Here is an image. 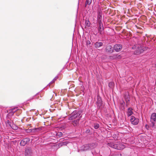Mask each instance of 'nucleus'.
Segmentation results:
<instances>
[{
  "mask_svg": "<svg viewBox=\"0 0 156 156\" xmlns=\"http://www.w3.org/2000/svg\"><path fill=\"white\" fill-rule=\"evenodd\" d=\"M30 140L29 138H24L21 141L20 144L21 146H24L30 141Z\"/></svg>",
  "mask_w": 156,
  "mask_h": 156,
  "instance_id": "7",
  "label": "nucleus"
},
{
  "mask_svg": "<svg viewBox=\"0 0 156 156\" xmlns=\"http://www.w3.org/2000/svg\"><path fill=\"white\" fill-rule=\"evenodd\" d=\"M94 127L95 129H97L99 127V126L98 124H97L94 125Z\"/></svg>",
  "mask_w": 156,
  "mask_h": 156,
  "instance_id": "25",
  "label": "nucleus"
},
{
  "mask_svg": "<svg viewBox=\"0 0 156 156\" xmlns=\"http://www.w3.org/2000/svg\"><path fill=\"white\" fill-rule=\"evenodd\" d=\"M155 67L156 68V64H155Z\"/></svg>",
  "mask_w": 156,
  "mask_h": 156,
  "instance_id": "29",
  "label": "nucleus"
},
{
  "mask_svg": "<svg viewBox=\"0 0 156 156\" xmlns=\"http://www.w3.org/2000/svg\"><path fill=\"white\" fill-rule=\"evenodd\" d=\"M132 48L136 49L134 52V54L137 55H139L143 53L144 51L147 50L146 47H142L140 45H134Z\"/></svg>",
  "mask_w": 156,
  "mask_h": 156,
  "instance_id": "1",
  "label": "nucleus"
},
{
  "mask_svg": "<svg viewBox=\"0 0 156 156\" xmlns=\"http://www.w3.org/2000/svg\"><path fill=\"white\" fill-rule=\"evenodd\" d=\"M6 124L7 126H9L12 128H13V126L12 125V124L11 123V122L9 120H7L6 122Z\"/></svg>",
  "mask_w": 156,
  "mask_h": 156,
  "instance_id": "20",
  "label": "nucleus"
},
{
  "mask_svg": "<svg viewBox=\"0 0 156 156\" xmlns=\"http://www.w3.org/2000/svg\"><path fill=\"white\" fill-rule=\"evenodd\" d=\"M80 115V112L76 111H73L69 117V120H73L79 117Z\"/></svg>",
  "mask_w": 156,
  "mask_h": 156,
  "instance_id": "2",
  "label": "nucleus"
},
{
  "mask_svg": "<svg viewBox=\"0 0 156 156\" xmlns=\"http://www.w3.org/2000/svg\"><path fill=\"white\" fill-rule=\"evenodd\" d=\"M112 146V147L117 150H121L125 148L124 146L122 144L117 145L113 144Z\"/></svg>",
  "mask_w": 156,
  "mask_h": 156,
  "instance_id": "5",
  "label": "nucleus"
},
{
  "mask_svg": "<svg viewBox=\"0 0 156 156\" xmlns=\"http://www.w3.org/2000/svg\"><path fill=\"white\" fill-rule=\"evenodd\" d=\"M55 80H54V79L53 80H52L49 84V86H50V85L52 84V83H54L55 82Z\"/></svg>",
  "mask_w": 156,
  "mask_h": 156,
  "instance_id": "27",
  "label": "nucleus"
},
{
  "mask_svg": "<svg viewBox=\"0 0 156 156\" xmlns=\"http://www.w3.org/2000/svg\"><path fill=\"white\" fill-rule=\"evenodd\" d=\"M80 120L79 118L77 120H75L73 121L72 124L74 126H77L79 124V122Z\"/></svg>",
  "mask_w": 156,
  "mask_h": 156,
  "instance_id": "19",
  "label": "nucleus"
},
{
  "mask_svg": "<svg viewBox=\"0 0 156 156\" xmlns=\"http://www.w3.org/2000/svg\"><path fill=\"white\" fill-rule=\"evenodd\" d=\"M16 108H13L11 109V110L13 112H16L17 115H19L22 112V111L20 109H17L14 112V110L16 109Z\"/></svg>",
  "mask_w": 156,
  "mask_h": 156,
  "instance_id": "16",
  "label": "nucleus"
},
{
  "mask_svg": "<svg viewBox=\"0 0 156 156\" xmlns=\"http://www.w3.org/2000/svg\"><path fill=\"white\" fill-rule=\"evenodd\" d=\"M85 24L86 26L89 27L90 26V22L88 20H85Z\"/></svg>",
  "mask_w": 156,
  "mask_h": 156,
  "instance_id": "24",
  "label": "nucleus"
},
{
  "mask_svg": "<svg viewBox=\"0 0 156 156\" xmlns=\"http://www.w3.org/2000/svg\"><path fill=\"white\" fill-rule=\"evenodd\" d=\"M99 24V27L98 28V30L101 34H102L103 33V30L104 28L102 23H98Z\"/></svg>",
  "mask_w": 156,
  "mask_h": 156,
  "instance_id": "13",
  "label": "nucleus"
},
{
  "mask_svg": "<svg viewBox=\"0 0 156 156\" xmlns=\"http://www.w3.org/2000/svg\"><path fill=\"white\" fill-rule=\"evenodd\" d=\"M91 1L92 0H86L85 4V6H86L87 5H90L91 3Z\"/></svg>",
  "mask_w": 156,
  "mask_h": 156,
  "instance_id": "22",
  "label": "nucleus"
},
{
  "mask_svg": "<svg viewBox=\"0 0 156 156\" xmlns=\"http://www.w3.org/2000/svg\"><path fill=\"white\" fill-rule=\"evenodd\" d=\"M129 101V100H128V101H126V103H128Z\"/></svg>",
  "mask_w": 156,
  "mask_h": 156,
  "instance_id": "28",
  "label": "nucleus"
},
{
  "mask_svg": "<svg viewBox=\"0 0 156 156\" xmlns=\"http://www.w3.org/2000/svg\"><path fill=\"white\" fill-rule=\"evenodd\" d=\"M121 105L120 106V108L122 110H124L125 109L124 105H125V103L124 101H123L121 104Z\"/></svg>",
  "mask_w": 156,
  "mask_h": 156,
  "instance_id": "21",
  "label": "nucleus"
},
{
  "mask_svg": "<svg viewBox=\"0 0 156 156\" xmlns=\"http://www.w3.org/2000/svg\"><path fill=\"white\" fill-rule=\"evenodd\" d=\"M120 58V55H114L110 56V58L111 59H116L117 58Z\"/></svg>",
  "mask_w": 156,
  "mask_h": 156,
  "instance_id": "18",
  "label": "nucleus"
},
{
  "mask_svg": "<svg viewBox=\"0 0 156 156\" xmlns=\"http://www.w3.org/2000/svg\"><path fill=\"white\" fill-rule=\"evenodd\" d=\"M69 142L67 141H65L63 142H61L59 143L56 145V146L58 147L59 148L63 146L66 145L67 144H68Z\"/></svg>",
  "mask_w": 156,
  "mask_h": 156,
  "instance_id": "14",
  "label": "nucleus"
},
{
  "mask_svg": "<svg viewBox=\"0 0 156 156\" xmlns=\"http://www.w3.org/2000/svg\"><path fill=\"white\" fill-rule=\"evenodd\" d=\"M94 44L95 48H98L103 45V43L101 42H96Z\"/></svg>",
  "mask_w": 156,
  "mask_h": 156,
  "instance_id": "15",
  "label": "nucleus"
},
{
  "mask_svg": "<svg viewBox=\"0 0 156 156\" xmlns=\"http://www.w3.org/2000/svg\"><path fill=\"white\" fill-rule=\"evenodd\" d=\"M57 135L58 136H59V137H61L62 135V133L61 132H58L57 133Z\"/></svg>",
  "mask_w": 156,
  "mask_h": 156,
  "instance_id": "26",
  "label": "nucleus"
},
{
  "mask_svg": "<svg viewBox=\"0 0 156 156\" xmlns=\"http://www.w3.org/2000/svg\"><path fill=\"white\" fill-rule=\"evenodd\" d=\"M130 121L131 123L134 125H137L139 122V119L136 118L134 116H131L130 119Z\"/></svg>",
  "mask_w": 156,
  "mask_h": 156,
  "instance_id": "4",
  "label": "nucleus"
},
{
  "mask_svg": "<svg viewBox=\"0 0 156 156\" xmlns=\"http://www.w3.org/2000/svg\"><path fill=\"white\" fill-rule=\"evenodd\" d=\"M90 148V144H87L81 147L80 151H85L88 150Z\"/></svg>",
  "mask_w": 156,
  "mask_h": 156,
  "instance_id": "9",
  "label": "nucleus"
},
{
  "mask_svg": "<svg viewBox=\"0 0 156 156\" xmlns=\"http://www.w3.org/2000/svg\"><path fill=\"white\" fill-rule=\"evenodd\" d=\"M122 47V45L119 44H116L114 46V49L116 52H119L121 50Z\"/></svg>",
  "mask_w": 156,
  "mask_h": 156,
  "instance_id": "10",
  "label": "nucleus"
},
{
  "mask_svg": "<svg viewBox=\"0 0 156 156\" xmlns=\"http://www.w3.org/2000/svg\"><path fill=\"white\" fill-rule=\"evenodd\" d=\"M96 103L97 105V107L99 108H101L103 105V103L101 98L99 96L97 97V101Z\"/></svg>",
  "mask_w": 156,
  "mask_h": 156,
  "instance_id": "8",
  "label": "nucleus"
},
{
  "mask_svg": "<svg viewBox=\"0 0 156 156\" xmlns=\"http://www.w3.org/2000/svg\"><path fill=\"white\" fill-rule=\"evenodd\" d=\"M114 85V83L112 82H111L108 84V86L110 88H112Z\"/></svg>",
  "mask_w": 156,
  "mask_h": 156,
  "instance_id": "23",
  "label": "nucleus"
},
{
  "mask_svg": "<svg viewBox=\"0 0 156 156\" xmlns=\"http://www.w3.org/2000/svg\"><path fill=\"white\" fill-rule=\"evenodd\" d=\"M32 152L31 148L29 147L26 148L25 152V156H32Z\"/></svg>",
  "mask_w": 156,
  "mask_h": 156,
  "instance_id": "3",
  "label": "nucleus"
},
{
  "mask_svg": "<svg viewBox=\"0 0 156 156\" xmlns=\"http://www.w3.org/2000/svg\"><path fill=\"white\" fill-rule=\"evenodd\" d=\"M133 109L131 108H128L127 110V115L128 116H130L133 114V112L132 111Z\"/></svg>",
  "mask_w": 156,
  "mask_h": 156,
  "instance_id": "17",
  "label": "nucleus"
},
{
  "mask_svg": "<svg viewBox=\"0 0 156 156\" xmlns=\"http://www.w3.org/2000/svg\"><path fill=\"white\" fill-rule=\"evenodd\" d=\"M106 51L107 52L111 53L113 51L112 46L110 45H107L105 48Z\"/></svg>",
  "mask_w": 156,
  "mask_h": 156,
  "instance_id": "11",
  "label": "nucleus"
},
{
  "mask_svg": "<svg viewBox=\"0 0 156 156\" xmlns=\"http://www.w3.org/2000/svg\"><path fill=\"white\" fill-rule=\"evenodd\" d=\"M156 120V113H153L151 116V121L152 123V126H154L155 122Z\"/></svg>",
  "mask_w": 156,
  "mask_h": 156,
  "instance_id": "6",
  "label": "nucleus"
},
{
  "mask_svg": "<svg viewBox=\"0 0 156 156\" xmlns=\"http://www.w3.org/2000/svg\"><path fill=\"white\" fill-rule=\"evenodd\" d=\"M97 19L98 23H102L101 22L102 16L101 11H98Z\"/></svg>",
  "mask_w": 156,
  "mask_h": 156,
  "instance_id": "12",
  "label": "nucleus"
}]
</instances>
